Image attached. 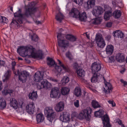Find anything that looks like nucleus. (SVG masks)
Returning a JSON list of instances; mask_svg holds the SVG:
<instances>
[{
	"label": "nucleus",
	"instance_id": "11",
	"mask_svg": "<svg viewBox=\"0 0 127 127\" xmlns=\"http://www.w3.org/2000/svg\"><path fill=\"white\" fill-rule=\"evenodd\" d=\"M101 67V64H97L96 62H94L92 63L91 67L92 73H100L98 72L100 70Z\"/></svg>",
	"mask_w": 127,
	"mask_h": 127
},
{
	"label": "nucleus",
	"instance_id": "54",
	"mask_svg": "<svg viewBox=\"0 0 127 127\" xmlns=\"http://www.w3.org/2000/svg\"><path fill=\"white\" fill-rule=\"evenodd\" d=\"M120 81L123 83L124 84L123 86H125L126 85L127 86V82L124 81L123 79H121L120 80Z\"/></svg>",
	"mask_w": 127,
	"mask_h": 127
},
{
	"label": "nucleus",
	"instance_id": "47",
	"mask_svg": "<svg viewBox=\"0 0 127 127\" xmlns=\"http://www.w3.org/2000/svg\"><path fill=\"white\" fill-rule=\"evenodd\" d=\"M13 71L14 73L16 76H18V77H19L20 75V73H21V72H20L19 69H17V71H15V70Z\"/></svg>",
	"mask_w": 127,
	"mask_h": 127
},
{
	"label": "nucleus",
	"instance_id": "6",
	"mask_svg": "<svg viewBox=\"0 0 127 127\" xmlns=\"http://www.w3.org/2000/svg\"><path fill=\"white\" fill-rule=\"evenodd\" d=\"M44 112L47 120L50 122H51L56 117V113L51 107H46L44 110Z\"/></svg>",
	"mask_w": 127,
	"mask_h": 127
},
{
	"label": "nucleus",
	"instance_id": "37",
	"mask_svg": "<svg viewBox=\"0 0 127 127\" xmlns=\"http://www.w3.org/2000/svg\"><path fill=\"white\" fill-rule=\"evenodd\" d=\"M67 40L72 42L75 41L76 38L74 35L71 34H68L65 36Z\"/></svg>",
	"mask_w": 127,
	"mask_h": 127
},
{
	"label": "nucleus",
	"instance_id": "28",
	"mask_svg": "<svg viewBox=\"0 0 127 127\" xmlns=\"http://www.w3.org/2000/svg\"><path fill=\"white\" fill-rule=\"evenodd\" d=\"M74 94L77 97H79L82 94L81 90L79 87H76L74 91Z\"/></svg>",
	"mask_w": 127,
	"mask_h": 127
},
{
	"label": "nucleus",
	"instance_id": "35",
	"mask_svg": "<svg viewBox=\"0 0 127 127\" xmlns=\"http://www.w3.org/2000/svg\"><path fill=\"white\" fill-rule=\"evenodd\" d=\"M70 90V89L68 88L62 87L61 90V93L63 95H67L69 94Z\"/></svg>",
	"mask_w": 127,
	"mask_h": 127
},
{
	"label": "nucleus",
	"instance_id": "36",
	"mask_svg": "<svg viewBox=\"0 0 127 127\" xmlns=\"http://www.w3.org/2000/svg\"><path fill=\"white\" fill-rule=\"evenodd\" d=\"M85 72L82 68H79L77 70V73L78 76L80 77H83L85 75Z\"/></svg>",
	"mask_w": 127,
	"mask_h": 127
},
{
	"label": "nucleus",
	"instance_id": "49",
	"mask_svg": "<svg viewBox=\"0 0 127 127\" xmlns=\"http://www.w3.org/2000/svg\"><path fill=\"white\" fill-rule=\"evenodd\" d=\"M93 23L95 25H97L99 23V22L98 19L95 18L93 21Z\"/></svg>",
	"mask_w": 127,
	"mask_h": 127
},
{
	"label": "nucleus",
	"instance_id": "9",
	"mask_svg": "<svg viewBox=\"0 0 127 127\" xmlns=\"http://www.w3.org/2000/svg\"><path fill=\"white\" fill-rule=\"evenodd\" d=\"M47 64L48 65L50 66H54L55 70L59 73L62 70V68H61L60 66L57 65V63L52 58L49 57L47 58Z\"/></svg>",
	"mask_w": 127,
	"mask_h": 127
},
{
	"label": "nucleus",
	"instance_id": "31",
	"mask_svg": "<svg viewBox=\"0 0 127 127\" xmlns=\"http://www.w3.org/2000/svg\"><path fill=\"white\" fill-rule=\"evenodd\" d=\"M10 105L11 107L15 109H16L18 107V103L15 98H12L10 102Z\"/></svg>",
	"mask_w": 127,
	"mask_h": 127
},
{
	"label": "nucleus",
	"instance_id": "43",
	"mask_svg": "<svg viewBox=\"0 0 127 127\" xmlns=\"http://www.w3.org/2000/svg\"><path fill=\"white\" fill-rule=\"evenodd\" d=\"M38 37L36 35L34 34L33 35H32L31 36V39L32 40H33L34 42H36L38 40Z\"/></svg>",
	"mask_w": 127,
	"mask_h": 127
},
{
	"label": "nucleus",
	"instance_id": "58",
	"mask_svg": "<svg viewBox=\"0 0 127 127\" xmlns=\"http://www.w3.org/2000/svg\"><path fill=\"white\" fill-rule=\"evenodd\" d=\"M3 18V22L7 23L8 22V19L4 17Z\"/></svg>",
	"mask_w": 127,
	"mask_h": 127
},
{
	"label": "nucleus",
	"instance_id": "17",
	"mask_svg": "<svg viewBox=\"0 0 127 127\" xmlns=\"http://www.w3.org/2000/svg\"><path fill=\"white\" fill-rule=\"evenodd\" d=\"M44 75V72L42 71H37L34 75V80L36 82L42 81L43 77Z\"/></svg>",
	"mask_w": 127,
	"mask_h": 127
},
{
	"label": "nucleus",
	"instance_id": "42",
	"mask_svg": "<svg viewBox=\"0 0 127 127\" xmlns=\"http://www.w3.org/2000/svg\"><path fill=\"white\" fill-rule=\"evenodd\" d=\"M69 81V79L67 76H65L63 78L62 82L63 85L65 84L68 82Z\"/></svg>",
	"mask_w": 127,
	"mask_h": 127
},
{
	"label": "nucleus",
	"instance_id": "55",
	"mask_svg": "<svg viewBox=\"0 0 127 127\" xmlns=\"http://www.w3.org/2000/svg\"><path fill=\"white\" fill-rule=\"evenodd\" d=\"M108 102L109 104H111L113 107L115 106V103L114 101L109 100L108 101Z\"/></svg>",
	"mask_w": 127,
	"mask_h": 127
},
{
	"label": "nucleus",
	"instance_id": "13",
	"mask_svg": "<svg viewBox=\"0 0 127 127\" xmlns=\"http://www.w3.org/2000/svg\"><path fill=\"white\" fill-rule=\"evenodd\" d=\"M103 78L104 81V83L105 84V87H103V91L105 93L107 94L109 93L110 92L112 91L113 89L111 84L109 83L106 81L104 77H103Z\"/></svg>",
	"mask_w": 127,
	"mask_h": 127
},
{
	"label": "nucleus",
	"instance_id": "32",
	"mask_svg": "<svg viewBox=\"0 0 127 127\" xmlns=\"http://www.w3.org/2000/svg\"><path fill=\"white\" fill-rule=\"evenodd\" d=\"M91 104L92 107L94 108H100L101 106L100 104L96 100H93L91 102Z\"/></svg>",
	"mask_w": 127,
	"mask_h": 127
},
{
	"label": "nucleus",
	"instance_id": "57",
	"mask_svg": "<svg viewBox=\"0 0 127 127\" xmlns=\"http://www.w3.org/2000/svg\"><path fill=\"white\" fill-rule=\"evenodd\" d=\"M112 23L111 22H108L106 24V26L110 28L112 26Z\"/></svg>",
	"mask_w": 127,
	"mask_h": 127
},
{
	"label": "nucleus",
	"instance_id": "38",
	"mask_svg": "<svg viewBox=\"0 0 127 127\" xmlns=\"http://www.w3.org/2000/svg\"><path fill=\"white\" fill-rule=\"evenodd\" d=\"M6 102L2 98H0V108L3 109L6 107Z\"/></svg>",
	"mask_w": 127,
	"mask_h": 127
},
{
	"label": "nucleus",
	"instance_id": "24",
	"mask_svg": "<svg viewBox=\"0 0 127 127\" xmlns=\"http://www.w3.org/2000/svg\"><path fill=\"white\" fill-rule=\"evenodd\" d=\"M114 47L112 45H109L107 46L106 48V54L109 55H111L113 52Z\"/></svg>",
	"mask_w": 127,
	"mask_h": 127
},
{
	"label": "nucleus",
	"instance_id": "62",
	"mask_svg": "<svg viewBox=\"0 0 127 127\" xmlns=\"http://www.w3.org/2000/svg\"><path fill=\"white\" fill-rule=\"evenodd\" d=\"M118 124L120 125L122 123V120H121L120 119L118 120Z\"/></svg>",
	"mask_w": 127,
	"mask_h": 127
},
{
	"label": "nucleus",
	"instance_id": "56",
	"mask_svg": "<svg viewBox=\"0 0 127 127\" xmlns=\"http://www.w3.org/2000/svg\"><path fill=\"white\" fill-rule=\"evenodd\" d=\"M111 37L110 35H108L105 36V39L106 40H107L108 41H109L111 38Z\"/></svg>",
	"mask_w": 127,
	"mask_h": 127
},
{
	"label": "nucleus",
	"instance_id": "15",
	"mask_svg": "<svg viewBox=\"0 0 127 127\" xmlns=\"http://www.w3.org/2000/svg\"><path fill=\"white\" fill-rule=\"evenodd\" d=\"M102 120L103 125V127H111V126L110 123V119L108 116L106 114L102 117Z\"/></svg>",
	"mask_w": 127,
	"mask_h": 127
},
{
	"label": "nucleus",
	"instance_id": "50",
	"mask_svg": "<svg viewBox=\"0 0 127 127\" xmlns=\"http://www.w3.org/2000/svg\"><path fill=\"white\" fill-rule=\"evenodd\" d=\"M12 23L14 24L17 25V27H18L19 26V27H20V26L19 25V24L18 21L15 20H13L12 21L11 23V24H12Z\"/></svg>",
	"mask_w": 127,
	"mask_h": 127
},
{
	"label": "nucleus",
	"instance_id": "30",
	"mask_svg": "<svg viewBox=\"0 0 127 127\" xmlns=\"http://www.w3.org/2000/svg\"><path fill=\"white\" fill-rule=\"evenodd\" d=\"M36 118L38 123H40L42 122L44 119L43 115L41 113L37 114L36 116Z\"/></svg>",
	"mask_w": 127,
	"mask_h": 127
},
{
	"label": "nucleus",
	"instance_id": "64",
	"mask_svg": "<svg viewBox=\"0 0 127 127\" xmlns=\"http://www.w3.org/2000/svg\"><path fill=\"white\" fill-rule=\"evenodd\" d=\"M125 70H126L125 68H124L123 70H121L120 71V73L123 74L125 71Z\"/></svg>",
	"mask_w": 127,
	"mask_h": 127
},
{
	"label": "nucleus",
	"instance_id": "14",
	"mask_svg": "<svg viewBox=\"0 0 127 127\" xmlns=\"http://www.w3.org/2000/svg\"><path fill=\"white\" fill-rule=\"evenodd\" d=\"M103 78L104 81V83L105 84V87H103V91L105 93L107 94L109 93L110 92L112 91L113 89L111 84L109 83L106 81L104 77H103Z\"/></svg>",
	"mask_w": 127,
	"mask_h": 127
},
{
	"label": "nucleus",
	"instance_id": "29",
	"mask_svg": "<svg viewBox=\"0 0 127 127\" xmlns=\"http://www.w3.org/2000/svg\"><path fill=\"white\" fill-rule=\"evenodd\" d=\"M113 16L115 19L119 18L121 15V13L120 10H116L112 13Z\"/></svg>",
	"mask_w": 127,
	"mask_h": 127
},
{
	"label": "nucleus",
	"instance_id": "25",
	"mask_svg": "<svg viewBox=\"0 0 127 127\" xmlns=\"http://www.w3.org/2000/svg\"><path fill=\"white\" fill-rule=\"evenodd\" d=\"M11 71L9 70H8L4 75V78L3 80V82H7L8 81L11 76Z\"/></svg>",
	"mask_w": 127,
	"mask_h": 127
},
{
	"label": "nucleus",
	"instance_id": "8",
	"mask_svg": "<svg viewBox=\"0 0 127 127\" xmlns=\"http://www.w3.org/2000/svg\"><path fill=\"white\" fill-rule=\"evenodd\" d=\"M37 82L36 85L37 88L38 90L43 88L48 89L50 88L51 86V83L46 80H43L42 81Z\"/></svg>",
	"mask_w": 127,
	"mask_h": 127
},
{
	"label": "nucleus",
	"instance_id": "59",
	"mask_svg": "<svg viewBox=\"0 0 127 127\" xmlns=\"http://www.w3.org/2000/svg\"><path fill=\"white\" fill-rule=\"evenodd\" d=\"M5 62L3 61L0 60V65L1 66H4L5 64Z\"/></svg>",
	"mask_w": 127,
	"mask_h": 127
},
{
	"label": "nucleus",
	"instance_id": "4",
	"mask_svg": "<svg viewBox=\"0 0 127 127\" xmlns=\"http://www.w3.org/2000/svg\"><path fill=\"white\" fill-rule=\"evenodd\" d=\"M57 37L58 40V45L59 47L62 48V51L64 52L66 50V49L68 46L70 48L72 47L73 46L69 44L68 41L63 39H62L64 37L62 35L61 33H57Z\"/></svg>",
	"mask_w": 127,
	"mask_h": 127
},
{
	"label": "nucleus",
	"instance_id": "52",
	"mask_svg": "<svg viewBox=\"0 0 127 127\" xmlns=\"http://www.w3.org/2000/svg\"><path fill=\"white\" fill-rule=\"evenodd\" d=\"M101 112L102 113H101V112H100L99 111H97L95 112V115L96 117L97 116L100 114H102V112Z\"/></svg>",
	"mask_w": 127,
	"mask_h": 127
},
{
	"label": "nucleus",
	"instance_id": "34",
	"mask_svg": "<svg viewBox=\"0 0 127 127\" xmlns=\"http://www.w3.org/2000/svg\"><path fill=\"white\" fill-rule=\"evenodd\" d=\"M28 96L29 99L33 100L36 99L37 97V94L36 92H34V91L32 93H29Z\"/></svg>",
	"mask_w": 127,
	"mask_h": 127
},
{
	"label": "nucleus",
	"instance_id": "18",
	"mask_svg": "<svg viewBox=\"0 0 127 127\" xmlns=\"http://www.w3.org/2000/svg\"><path fill=\"white\" fill-rule=\"evenodd\" d=\"M70 115L67 114L66 112H63L61 114L60 119L63 122H67L70 120Z\"/></svg>",
	"mask_w": 127,
	"mask_h": 127
},
{
	"label": "nucleus",
	"instance_id": "22",
	"mask_svg": "<svg viewBox=\"0 0 127 127\" xmlns=\"http://www.w3.org/2000/svg\"><path fill=\"white\" fill-rule=\"evenodd\" d=\"M116 60L119 62H122L125 59V56L123 53H119L117 54L116 56Z\"/></svg>",
	"mask_w": 127,
	"mask_h": 127
},
{
	"label": "nucleus",
	"instance_id": "23",
	"mask_svg": "<svg viewBox=\"0 0 127 127\" xmlns=\"http://www.w3.org/2000/svg\"><path fill=\"white\" fill-rule=\"evenodd\" d=\"M64 104L63 102H60L57 104L55 107V110L59 112L62 111L64 109Z\"/></svg>",
	"mask_w": 127,
	"mask_h": 127
},
{
	"label": "nucleus",
	"instance_id": "33",
	"mask_svg": "<svg viewBox=\"0 0 127 127\" xmlns=\"http://www.w3.org/2000/svg\"><path fill=\"white\" fill-rule=\"evenodd\" d=\"M64 15L61 12H59L56 15L55 18L57 21L61 23L64 19Z\"/></svg>",
	"mask_w": 127,
	"mask_h": 127
},
{
	"label": "nucleus",
	"instance_id": "19",
	"mask_svg": "<svg viewBox=\"0 0 127 127\" xmlns=\"http://www.w3.org/2000/svg\"><path fill=\"white\" fill-rule=\"evenodd\" d=\"M19 77V80L22 83L26 82L27 78L29 76V73L27 71H23L21 72Z\"/></svg>",
	"mask_w": 127,
	"mask_h": 127
},
{
	"label": "nucleus",
	"instance_id": "3",
	"mask_svg": "<svg viewBox=\"0 0 127 127\" xmlns=\"http://www.w3.org/2000/svg\"><path fill=\"white\" fill-rule=\"evenodd\" d=\"M27 55L30 54L33 58H43V54L41 51H39L37 52H36V50L35 48L31 45L27 46Z\"/></svg>",
	"mask_w": 127,
	"mask_h": 127
},
{
	"label": "nucleus",
	"instance_id": "26",
	"mask_svg": "<svg viewBox=\"0 0 127 127\" xmlns=\"http://www.w3.org/2000/svg\"><path fill=\"white\" fill-rule=\"evenodd\" d=\"M112 12L111 10L107 11L105 12L104 16V19L105 20H108L110 19V17L112 16Z\"/></svg>",
	"mask_w": 127,
	"mask_h": 127
},
{
	"label": "nucleus",
	"instance_id": "27",
	"mask_svg": "<svg viewBox=\"0 0 127 127\" xmlns=\"http://www.w3.org/2000/svg\"><path fill=\"white\" fill-rule=\"evenodd\" d=\"M94 74L91 79V82L93 83H95L98 81L100 77V73H93Z\"/></svg>",
	"mask_w": 127,
	"mask_h": 127
},
{
	"label": "nucleus",
	"instance_id": "51",
	"mask_svg": "<svg viewBox=\"0 0 127 127\" xmlns=\"http://www.w3.org/2000/svg\"><path fill=\"white\" fill-rule=\"evenodd\" d=\"M16 63L14 61L12 62L11 63L12 69L13 71L15 70L14 66L16 65Z\"/></svg>",
	"mask_w": 127,
	"mask_h": 127
},
{
	"label": "nucleus",
	"instance_id": "10",
	"mask_svg": "<svg viewBox=\"0 0 127 127\" xmlns=\"http://www.w3.org/2000/svg\"><path fill=\"white\" fill-rule=\"evenodd\" d=\"M61 95L60 89L57 87H54L52 89L50 96L51 98H59Z\"/></svg>",
	"mask_w": 127,
	"mask_h": 127
},
{
	"label": "nucleus",
	"instance_id": "40",
	"mask_svg": "<svg viewBox=\"0 0 127 127\" xmlns=\"http://www.w3.org/2000/svg\"><path fill=\"white\" fill-rule=\"evenodd\" d=\"M13 92V91L12 90H3L2 91V93L3 95H6L8 94L12 93Z\"/></svg>",
	"mask_w": 127,
	"mask_h": 127
},
{
	"label": "nucleus",
	"instance_id": "16",
	"mask_svg": "<svg viewBox=\"0 0 127 127\" xmlns=\"http://www.w3.org/2000/svg\"><path fill=\"white\" fill-rule=\"evenodd\" d=\"M103 11L104 9L103 8L100 6H97L95 8V9L92 11V12L94 15L97 17L101 14Z\"/></svg>",
	"mask_w": 127,
	"mask_h": 127
},
{
	"label": "nucleus",
	"instance_id": "39",
	"mask_svg": "<svg viewBox=\"0 0 127 127\" xmlns=\"http://www.w3.org/2000/svg\"><path fill=\"white\" fill-rule=\"evenodd\" d=\"M57 61L59 63V64L60 65L61 68H62V67L63 69L66 71H68V67L67 66H65L64 64H62L61 62L59 60H57Z\"/></svg>",
	"mask_w": 127,
	"mask_h": 127
},
{
	"label": "nucleus",
	"instance_id": "61",
	"mask_svg": "<svg viewBox=\"0 0 127 127\" xmlns=\"http://www.w3.org/2000/svg\"><path fill=\"white\" fill-rule=\"evenodd\" d=\"M3 17L0 16V22L2 23L3 22Z\"/></svg>",
	"mask_w": 127,
	"mask_h": 127
},
{
	"label": "nucleus",
	"instance_id": "20",
	"mask_svg": "<svg viewBox=\"0 0 127 127\" xmlns=\"http://www.w3.org/2000/svg\"><path fill=\"white\" fill-rule=\"evenodd\" d=\"M35 107L33 103L29 104L26 107V110L29 114H32L34 111Z\"/></svg>",
	"mask_w": 127,
	"mask_h": 127
},
{
	"label": "nucleus",
	"instance_id": "1",
	"mask_svg": "<svg viewBox=\"0 0 127 127\" xmlns=\"http://www.w3.org/2000/svg\"><path fill=\"white\" fill-rule=\"evenodd\" d=\"M29 7L25 8V12L24 14L21 13V10L19 9L18 11L14 13L15 17H18L17 21L20 24L23 23V20L26 19V17H28L31 16L36 12L37 8L34 7L35 5L33 2H32L28 4Z\"/></svg>",
	"mask_w": 127,
	"mask_h": 127
},
{
	"label": "nucleus",
	"instance_id": "5",
	"mask_svg": "<svg viewBox=\"0 0 127 127\" xmlns=\"http://www.w3.org/2000/svg\"><path fill=\"white\" fill-rule=\"evenodd\" d=\"M69 15L71 16L72 15L73 17L76 18H79L81 21H84L87 18L85 12L81 13L77 8H72L69 12Z\"/></svg>",
	"mask_w": 127,
	"mask_h": 127
},
{
	"label": "nucleus",
	"instance_id": "41",
	"mask_svg": "<svg viewBox=\"0 0 127 127\" xmlns=\"http://www.w3.org/2000/svg\"><path fill=\"white\" fill-rule=\"evenodd\" d=\"M65 56L66 57L70 60H71L73 59V56L69 51L66 52Z\"/></svg>",
	"mask_w": 127,
	"mask_h": 127
},
{
	"label": "nucleus",
	"instance_id": "48",
	"mask_svg": "<svg viewBox=\"0 0 127 127\" xmlns=\"http://www.w3.org/2000/svg\"><path fill=\"white\" fill-rule=\"evenodd\" d=\"M50 79L51 81L54 82L55 83H57L58 82V80L54 78L51 77L50 78Z\"/></svg>",
	"mask_w": 127,
	"mask_h": 127
},
{
	"label": "nucleus",
	"instance_id": "60",
	"mask_svg": "<svg viewBox=\"0 0 127 127\" xmlns=\"http://www.w3.org/2000/svg\"><path fill=\"white\" fill-rule=\"evenodd\" d=\"M114 56H111L109 57V59L112 62H113L114 61Z\"/></svg>",
	"mask_w": 127,
	"mask_h": 127
},
{
	"label": "nucleus",
	"instance_id": "2",
	"mask_svg": "<svg viewBox=\"0 0 127 127\" xmlns=\"http://www.w3.org/2000/svg\"><path fill=\"white\" fill-rule=\"evenodd\" d=\"M92 112L91 108L90 107L88 108L82 110L78 114L76 112H73L72 115L73 117H76L80 120L85 119L86 121H89L91 118V114Z\"/></svg>",
	"mask_w": 127,
	"mask_h": 127
},
{
	"label": "nucleus",
	"instance_id": "21",
	"mask_svg": "<svg viewBox=\"0 0 127 127\" xmlns=\"http://www.w3.org/2000/svg\"><path fill=\"white\" fill-rule=\"evenodd\" d=\"M95 0H88L85 3L84 6L87 9L92 8L95 5Z\"/></svg>",
	"mask_w": 127,
	"mask_h": 127
},
{
	"label": "nucleus",
	"instance_id": "53",
	"mask_svg": "<svg viewBox=\"0 0 127 127\" xmlns=\"http://www.w3.org/2000/svg\"><path fill=\"white\" fill-rule=\"evenodd\" d=\"M124 34L123 32L120 31V33H119V35L118 36V37L121 38H123L124 36Z\"/></svg>",
	"mask_w": 127,
	"mask_h": 127
},
{
	"label": "nucleus",
	"instance_id": "44",
	"mask_svg": "<svg viewBox=\"0 0 127 127\" xmlns=\"http://www.w3.org/2000/svg\"><path fill=\"white\" fill-rule=\"evenodd\" d=\"M83 0H72V1L76 3L79 4V5H81L83 3Z\"/></svg>",
	"mask_w": 127,
	"mask_h": 127
},
{
	"label": "nucleus",
	"instance_id": "45",
	"mask_svg": "<svg viewBox=\"0 0 127 127\" xmlns=\"http://www.w3.org/2000/svg\"><path fill=\"white\" fill-rule=\"evenodd\" d=\"M120 31L119 30H116L114 31L113 33L112 34L113 36L114 37H118L119 33H120Z\"/></svg>",
	"mask_w": 127,
	"mask_h": 127
},
{
	"label": "nucleus",
	"instance_id": "12",
	"mask_svg": "<svg viewBox=\"0 0 127 127\" xmlns=\"http://www.w3.org/2000/svg\"><path fill=\"white\" fill-rule=\"evenodd\" d=\"M27 46H20L18 48L17 52L20 55L23 57H25L27 55Z\"/></svg>",
	"mask_w": 127,
	"mask_h": 127
},
{
	"label": "nucleus",
	"instance_id": "63",
	"mask_svg": "<svg viewBox=\"0 0 127 127\" xmlns=\"http://www.w3.org/2000/svg\"><path fill=\"white\" fill-rule=\"evenodd\" d=\"M35 23L37 25H38L39 24H42L41 22L40 21H36L35 22Z\"/></svg>",
	"mask_w": 127,
	"mask_h": 127
},
{
	"label": "nucleus",
	"instance_id": "46",
	"mask_svg": "<svg viewBox=\"0 0 127 127\" xmlns=\"http://www.w3.org/2000/svg\"><path fill=\"white\" fill-rule=\"evenodd\" d=\"M74 106L77 108H78L79 107V100H77L74 101Z\"/></svg>",
	"mask_w": 127,
	"mask_h": 127
},
{
	"label": "nucleus",
	"instance_id": "7",
	"mask_svg": "<svg viewBox=\"0 0 127 127\" xmlns=\"http://www.w3.org/2000/svg\"><path fill=\"white\" fill-rule=\"evenodd\" d=\"M95 40L97 46L100 48H103L106 45L102 35L101 34L98 33L96 34L95 37Z\"/></svg>",
	"mask_w": 127,
	"mask_h": 127
}]
</instances>
